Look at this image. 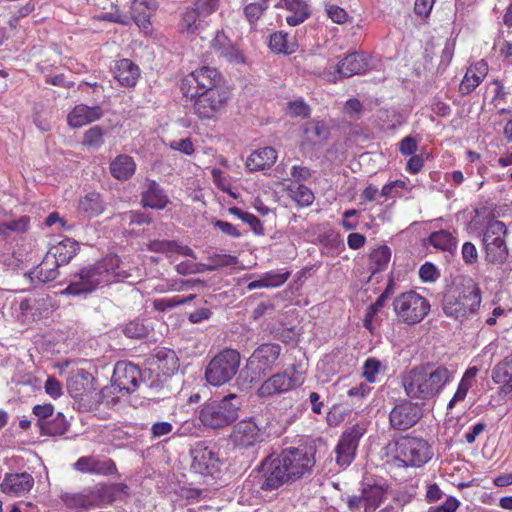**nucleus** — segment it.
Returning a JSON list of instances; mask_svg holds the SVG:
<instances>
[{
    "mask_svg": "<svg viewBox=\"0 0 512 512\" xmlns=\"http://www.w3.org/2000/svg\"><path fill=\"white\" fill-rule=\"evenodd\" d=\"M120 259L118 256L107 257L104 260L82 268L72 276L69 285L62 291V294L79 296L93 292L99 284L112 281L111 276H120L117 271Z\"/></svg>",
    "mask_w": 512,
    "mask_h": 512,
    "instance_id": "nucleus-1",
    "label": "nucleus"
},
{
    "mask_svg": "<svg viewBox=\"0 0 512 512\" xmlns=\"http://www.w3.org/2000/svg\"><path fill=\"white\" fill-rule=\"evenodd\" d=\"M447 381L448 371L444 367L433 371L417 367L403 377L402 385L410 398L425 400L436 395Z\"/></svg>",
    "mask_w": 512,
    "mask_h": 512,
    "instance_id": "nucleus-2",
    "label": "nucleus"
},
{
    "mask_svg": "<svg viewBox=\"0 0 512 512\" xmlns=\"http://www.w3.org/2000/svg\"><path fill=\"white\" fill-rule=\"evenodd\" d=\"M241 404L238 395L228 394L220 401L205 404L200 410L199 419L203 425L214 429L228 426L238 417Z\"/></svg>",
    "mask_w": 512,
    "mask_h": 512,
    "instance_id": "nucleus-3",
    "label": "nucleus"
},
{
    "mask_svg": "<svg viewBox=\"0 0 512 512\" xmlns=\"http://www.w3.org/2000/svg\"><path fill=\"white\" fill-rule=\"evenodd\" d=\"M453 302L450 301V317L462 323L473 316L481 303L480 290L471 278H462L461 283L453 291Z\"/></svg>",
    "mask_w": 512,
    "mask_h": 512,
    "instance_id": "nucleus-4",
    "label": "nucleus"
},
{
    "mask_svg": "<svg viewBox=\"0 0 512 512\" xmlns=\"http://www.w3.org/2000/svg\"><path fill=\"white\" fill-rule=\"evenodd\" d=\"M240 354L234 349H224L215 355L205 370V378L212 386L228 383L238 372Z\"/></svg>",
    "mask_w": 512,
    "mask_h": 512,
    "instance_id": "nucleus-5",
    "label": "nucleus"
},
{
    "mask_svg": "<svg viewBox=\"0 0 512 512\" xmlns=\"http://www.w3.org/2000/svg\"><path fill=\"white\" fill-rule=\"evenodd\" d=\"M433 456L429 443L419 437L405 436L395 443V459L406 467H422Z\"/></svg>",
    "mask_w": 512,
    "mask_h": 512,
    "instance_id": "nucleus-6",
    "label": "nucleus"
},
{
    "mask_svg": "<svg viewBox=\"0 0 512 512\" xmlns=\"http://www.w3.org/2000/svg\"><path fill=\"white\" fill-rule=\"evenodd\" d=\"M184 96L190 100L193 112L201 119L215 118L225 110L229 101V93L224 88Z\"/></svg>",
    "mask_w": 512,
    "mask_h": 512,
    "instance_id": "nucleus-7",
    "label": "nucleus"
},
{
    "mask_svg": "<svg viewBox=\"0 0 512 512\" xmlns=\"http://www.w3.org/2000/svg\"><path fill=\"white\" fill-rule=\"evenodd\" d=\"M393 309L399 321L413 325L425 318L430 310V304L417 292L407 291L394 299Z\"/></svg>",
    "mask_w": 512,
    "mask_h": 512,
    "instance_id": "nucleus-8",
    "label": "nucleus"
},
{
    "mask_svg": "<svg viewBox=\"0 0 512 512\" xmlns=\"http://www.w3.org/2000/svg\"><path fill=\"white\" fill-rule=\"evenodd\" d=\"M287 475L289 474L284 471L278 456H268L261 462L252 477L260 490L273 491L284 484L291 483Z\"/></svg>",
    "mask_w": 512,
    "mask_h": 512,
    "instance_id": "nucleus-9",
    "label": "nucleus"
},
{
    "mask_svg": "<svg viewBox=\"0 0 512 512\" xmlns=\"http://www.w3.org/2000/svg\"><path fill=\"white\" fill-rule=\"evenodd\" d=\"M506 226L503 222L494 220L488 223L483 234V246L486 260L493 264L503 263L508 257L505 243Z\"/></svg>",
    "mask_w": 512,
    "mask_h": 512,
    "instance_id": "nucleus-10",
    "label": "nucleus"
},
{
    "mask_svg": "<svg viewBox=\"0 0 512 512\" xmlns=\"http://www.w3.org/2000/svg\"><path fill=\"white\" fill-rule=\"evenodd\" d=\"M222 76L219 71L210 66H202L189 73L182 81L181 90L184 95L200 91L223 88Z\"/></svg>",
    "mask_w": 512,
    "mask_h": 512,
    "instance_id": "nucleus-11",
    "label": "nucleus"
},
{
    "mask_svg": "<svg viewBox=\"0 0 512 512\" xmlns=\"http://www.w3.org/2000/svg\"><path fill=\"white\" fill-rule=\"evenodd\" d=\"M301 385L300 378L294 370L277 372L266 378L256 390L260 399H268L288 393Z\"/></svg>",
    "mask_w": 512,
    "mask_h": 512,
    "instance_id": "nucleus-12",
    "label": "nucleus"
},
{
    "mask_svg": "<svg viewBox=\"0 0 512 512\" xmlns=\"http://www.w3.org/2000/svg\"><path fill=\"white\" fill-rule=\"evenodd\" d=\"M278 458L291 483L310 473L315 464L314 457L299 448H287Z\"/></svg>",
    "mask_w": 512,
    "mask_h": 512,
    "instance_id": "nucleus-13",
    "label": "nucleus"
},
{
    "mask_svg": "<svg viewBox=\"0 0 512 512\" xmlns=\"http://www.w3.org/2000/svg\"><path fill=\"white\" fill-rule=\"evenodd\" d=\"M365 432L366 425L364 423H356L341 435L335 448L336 462L340 467L344 468L352 463L359 440Z\"/></svg>",
    "mask_w": 512,
    "mask_h": 512,
    "instance_id": "nucleus-14",
    "label": "nucleus"
},
{
    "mask_svg": "<svg viewBox=\"0 0 512 512\" xmlns=\"http://www.w3.org/2000/svg\"><path fill=\"white\" fill-rule=\"evenodd\" d=\"M235 446L249 448L265 440V429L252 418L239 421L230 435Z\"/></svg>",
    "mask_w": 512,
    "mask_h": 512,
    "instance_id": "nucleus-15",
    "label": "nucleus"
},
{
    "mask_svg": "<svg viewBox=\"0 0 512 512\" xmlns=\"http://www.w3.org/2000/svg\"><path fill=\"white\" fill-rule=\"evenodd\" d=\"M422 417V408L408 400L396 404L389 414L392 428L400 431L413 427Z\"/></svg>",
    "mask_w": 512,
    "mask_h": 512,
    "instance_id": "nucleus-16",
    "label": "nucleus"
},
{
    "mask_svg": "<svg viewBox=\"0 0 512 512\" xmlns=\"http://www.w3.org/2000/svg\"><path fill=\"white\" fill-rule=\"evenodd\" d=\"M280 354L281 346L279 344H262L249 357L247 366L259 376L266 375L273 369Z\"/></svg>",
    "mask_w": 512,
    "mask_h": 512,
    "instance_id": "nucleus-17",
    "label": "nucleus"
},
{
    "mask_svg": "<svg viewBox=\"0 0 512 512\" xmlns=\"http://www.w3.org/2000/svg\"><path fill=\"white\" fill-rule=\"evenodd\" d=\"M34 486V478L27 472L7 473L0 484V490L9 496L26 495Z\"/></svg>",
    "mask_w": 512,
    "mask_h": 512,
    "instance_id": "nucleus-18",
    "label": "nucleus"
},
{
    "mask_svg": "<svg viewBox=\"0 0 512 512\" xmlns=\"http://www.w3.org/2000/svg\"><path fill=\"white\" fill-rule=\"evenodd\" d=\"M140 375V370L136 365L118 362L114 368L113 382L119 390L131 393L138 388Z\"/></svg>",
    "mask_w": 512,
    "mask_h": 512,
    "instance_id": "nucleus-19",
    "label": "nucleus"
},
{
    "mask_svg": "<svg viewBox=\"0 0 512 512\" xmlns=\"http://www.w3.org/2000/svg\"><path fill=\"white\" fill-rule=\"evenodd\" d=\"M31 260V251L25 245L0 252V263L5 269L13 272L23 270Z\"/></svg>",
    "mask_w": 512,
    "mask_h": 512,
    "instance_id": "nucleus-20",
    "label": "nucleus"
},
{
    "mask_svg": "<svg viewBox=\"0 0 512 512\" xmlns=\"http://www.w3.org/2000/svg\"><path fill=\"white\" fill-rule=\"evenodd\" d=\"M340 77H351L365 73L369 69V61L362 53H351L339 61L335 66Z\"/></svg>",
    "mask_w": 512,
    "mask_h": 512,
    "instance_id": "nucleus-21",
    "label": "nucleus"
},
{
    "mask_svg": "<svg viewBox=\"0 0 512 512\" xmlns=\"http://www.w3.org/2000/svg\"><path fill=\"white\" fill-rule=\"evenodd\" d=\"M103 116V110L100 106H87L79 104L68 114L67 121L70 127L80 128L99 120Z\"/></svg>",
    "mask_w": 512,
    "mask_h": 512,
    "instance_id": "nucleus-22",
    "label": "nucleus"
},
{
    "mask_svg": "<svg viewBox=\"0 0 512 512\" xmlns=\"http://www.w3.org/2000/svg\"><path fill=\"white\" fill-rule=\"evenodd\" d=\"M74 468L82 473L110 475L116 472V465L111 459L99 460L92 456L80 457Z\"/></svg>",
    "mask_w": 512,
    "mask_h": 512,
    "instance_id": "nucleus-23",
    "label": "nucleus"
},
{
    "mask_svg": "<svg viewBox=\"0 0 512 512\" xmlns=\"http://www.w3.org/2000/svg\"><path fill=\"white\" fill-rule=\"evenodd\" d=\"M157 9L155 0H134L131 4V18L137 26L147 32L150 29V18Z\"/></svg>",
    "mask_w": 512,
    "mask_h": 512,
    "instance_id": "nucleus-24",
    "label": "nucleus"
},
{
    "mask_svg": "<svg viewBox=\"0 0 512 512\" xmlns=\"http://www.w3.org/2000/svg\"><path fill=\"white\" fill-rule=\"evenodd\" d=\"M59 266L60 265L56 261L55 256L47 253L39 266L33 270L25 272L24 275L31 281H34V278H36L40 283H47L57 278L59 275Z\"/></svg>",
    "mask_w": 512,
    "mask_h": 512,
    "instance_id": "nucleus-25",
    "label": "nucleus"
},
{
    "mask_svg": "<svg viewBox=\"0 0 512 512\" xmlns=\"http://www.w3.org/2000/svg\"><path fill=\"white\" fill-rule=\"evenodd\" d=\"M192 468L201 474L210 473L215 468L218 458L212 449L198 444L192 451Z\"/></svg>",
    "mask_w": 512,
    "mask_h": 512,
    "instance_id": "nucleus-26",
    "label": "nucleus"
},
{
    "mask_svg": "<svg viewBox=\"0 0 512 512\" xmlns=\"http://www.w3.org/2000/svg\"><path fill=\"white\" fill-rule=\"evenodd\" d=\"M142 203L152 209H164L169 203L167 195L154 180H146L142 191Z\"/></svg>",
    "mask_w": 512,
    "mask_h": 512,
    "instance_id": "nucleus-27",
    "label": "nucleus"
},
{
    "mask_svg": "<svg viewBox=\"0 0 512 512\" xmlns=\"http://www.w3.org/2000/svg\"><path fill=\"white\" fill-rule=\"evenodd\" d=\"M205 28V21L197 10L193 8L186 9L179 21L178 30L185 37L198 36Z\"/></svg>",
    "mask_w": 512,
    "mask_h": 512,
    "instance_id": "nucleus-28",
    "label": "nucleus"
},
{
    "mask_svg": "<svg viewBox=\"0 0 512 512\" xmlns=\"http://www.w3.org/2000/svg\"><path fill=\"white\" fill-rule=\"evenodd\" d=\"M277 160V152L272 147H265L252 152L246 160V168L251 171L269 169Z\"/></svg>",
    "mask_w": 512,
    "mask_h": 512,
    "instance_id": "nucleus-29",
    "label": "nucleus"
},
{
    "mask_svg": "<svg viewBox=\"0 0 512 512\" xmlns=\"http://www.w3.org/2000/svg\"><path fill=\"white\" fill-rule=\"evenodd\" d=\"M488 74V65L486 62H484L483 60L481 61H478L474 64H472L461 84H460V91L462 94H468L470 92H472L476 87L479 86V84L483 81V79L487 76Z\"/></svg>",
    "mask_w": 512,
    "mask_h": 512,
    "instance_id": "nucleus-30",
    "label": "nucleus"
},
{
    "mask_svg": "<svg viewBox=\"0 0 512 512\" xmlns=\"http://www.w3.org/2000/svg\"><path fill=\"white\" fill-rule=\"evenodd\" d=\"M389 486L385 484H367L362 488L364 511L374 512L385 500Z\"/></svg>",
    "mask_w": 512,
    "mask_h": 512,
    "instance_id": "nucleus-31",
    "label": "nucleus"
},
{
    "mask_svg": "<svg viewBox=\"0 0 512 512\" xmlns=\"http://www.w3.org/2000/svg\"><path fill=\"white\" fill-rule=\"evenodd\" d=\"M289 277V271L271 270L260 275L258 279L248 283L247 289L252 291L259 288H277L282 286Z\"/></svg>",
    "mask_w": 512,
    "mask_h": 512,
    "instance_id": "nucleus-32",
    "label": "nucleus"
},
{
    "mask_svg": "<svg viewBox=\"0 0 512 512\" xmlns=\"http://www.w3.org/2000/svg\"><path fill=\"white\" fill-rule=\"evenodd\" d=\"M148 249L152 252L163 253L167 257H172L174 254L196 258L194 251L186 246L180 245L172 240H152L148 243Z\"/></svg>",
    "mask_w": 512,
    "mask_h": 512,
    "instance_id": "nucleus-33",
    "label": "nucleus"
},
{
    "mask_svg": "<svg viewBox=\"0 0 512 512\" xmlns=\"http://www.w3.org/2000/svg\"><path fill=\"white\" fill-rule=\"evenodd\" d=\"M114 74L123 86L133 87L140 76V69L130 59H121L116 63Z\"/></svg>",
    "mask_w": 512,
    "mask_h": 512,
    "instance_id": "nucleus-34",
    "label": "nucleus"
},
{
    "mask_svg": "<svg viewBox=\"0 0 512 512\" xmlns=\"http://www.w3.org/2000/svg\"><path fill=\"white\" fill-rule=\"evenodd\" d=\"M281 5L286 9V22L290 26H297L304 22L310 15L309 7L304 0H281Z\"/></svg>",
    "mask_w": 512,
    "mask_h": 512,
    "instance_id": "nucleus-35",
    "label": "nucleus"
},
{
    "mask_svg": "<svg viewBox=\"0 0 512 512\" xmlns=\"http://www.w3.org/2000/svg\"><path fill=\"white\" fill-rule=\"evenodd\" d=\"M78 210L87 217H95L105 210V202L96 191H91L80 197Z\"/></svg>",
    "mask_w": 512,
    "mask_h": 512,
    "instance_id": "nucleus-36",
    "label": "nucleus"
},
{
    "mask_svg": "<svg viewBox=\"0 0 512 512\" xmlns=\"http://www.w3.org/2000/svg\"><path fill=\"white\" fill-rule=\"evenodd\" d=\"M492 379L495 383L502 385L503 393L512 392V354L494 367Z\"/></svg>",
    "mask_w": 512,
    "mask_h": 512,
    "instance_id": "nucleus-37",
    "label": "nucleus"
},
{
    "mask_svg": "<svg viewBox=\"0 0 512 512\" xmlns=\"http://www.w3.org/2000/svg\"><path fill=\"white\" fill-rule=\"evenodd\" d=\"M110 173L117 180H128L136 170V163L129 155L121 154L110 163Z\"/></svg>",
    "mask_w": 512,
    "mask_h": 512,
    "instance_id": "nucleus-38",
    "label": "nucleus"
},
{
    "mask_svg": "<svg viewBox=\"0 0 512 512\" xmlns=\"http://www.w3.org/2000/svg\"><path fill=\"white\" fill-rule=\"evenodd\" d=\"M78 248L77 241L66 238L53 246L48 253L55 256L56 261L61 266L67 264L76 255Z\"/></svg>",
    "mask_w": 512,
    "mask_h": 512,
    "instance_id": "nucleus-39",
    "label": "nucleus"
},
{
    "mask_svg": "<svg viewBox=\"0 0 512 512\" xmlns=\"http://www.w3.org/2000/svg\"><path fill=\"white\" fill-rule=\"evenodd\" d=\"M304 140L309 144H320L328 138L329 130L321 121H309L303 128Z\"/></svg>",
    "mask_w": 512,
    "mask_h": 512,
    "instance_id": "nucleus-40",
    "label": "nucleus"
},
{
    "mask_svg": "<svg viewBox=\"0 0 512 512\" xmlns=\"http://www.w3.org/2000/svg\"><path fill=\"white\" fill-rule=\"evenodd\" d=\"M158 369L164 375H172L179 368V359L173 350L164 349L156 354Z\"/></svg>",
    "mask_w": 512,
    "mask_h": 512,
    "instance_id": "nucleus-41",
    "label": "nucleus"
},
{
    "mask_svg": "<svg viewBox=\"0 0 512 512\" xmlns=\"http://www.w3.org/2000/svg\"><path fill=\"white\" fill-rule=\"evenodd\" d=\"M391 259V250L388 246H379L370 253L369 270L372 274L386 269Z\"/></svg>",
    "mask_w": 512,
    "mask_h": 512,
    "instance_id": "nucleus-42",
    "label": "nucleus"
},
{
    "mask_svg": "<svg viewBox=\"0 0 512 512\" xmlns=\"http://www.w3.org/2000/svg\"><path fill=\"white\" fill-rule=\"evenodd\" d=\"M68 427L69 424L64 415L58 412L55 417L42 424L40 432L47 436H61L67 432Z\"/></svg>",
    "mask_w": 512,
    "mask_h": 512,
    "instance_id": "nucleus-43",
    "label": "nucleus"
},
{
    "mask_svg": "<svg viewBox=\"0 0 512 512\" xmlns=\"http://www.w3.org/2000/svg\"><path fill=\"white\" fill-rule=\"evenodd\" d=\"M477 373L478 369L476 367H470L465 371L458 385L457 391L455 392L452 399H450V409L452 408L454 403L465 399L468 390L472 387L475 381Z\"/></svg>",
    "mask_w": 512,
    "mask_h": 512,
    "instance_id": "nucleus-44",
    "label": "nucleus"
},
{
    "mask_svg": "<svg viewBox=\"0 0 512 512\" xmlns=\"http://www.w3.org/2000/svg\"><path fill=\"white\" fill-rule=\"evenodd\" d=\"M295 43L288 39V35L282 32L270 36L269 47L277 53L292 54L295 52Z\"/></svg>",
    "mask_w": 512,
    "mask_h": 512,
    "instance_id": "nucleus-45",
    "label": "nucleus"
},
{
    "mask_svg": "<svg viewBox=\"0 0 512 512\" xmlns=\"http://www.w3.org/2000/svg\"><path fill=\"white\" fill-rule=\"evenodd\" d=\"M63 503L71 509L88 508L94 504L90 495L84 493H62L60 496Z\"/></svg>",
    "mask_w": 512,
    "mask_h": 512,
    "instance_id": "nucleus-46",
    "label": "nucleus"
},
{
    "mask_svg": "<svg viewBox=\"0 0 512 512\" xmlns=\"http://www.w3.org/2000/svg\"><path fill=\"white\" fill-rule=\"evenodd\" d=\"M104 134L101 126H93L84 133L82 144L89 149L98 150L104 143Z\"/></svg>",
    "mask_w": 512,
    "mask_h": 512,
    "instance_id": "nucleus-47",
    "label": "nucleus"
},
{
    "mask_svg": "<svg viewBox=\"0 0 512 512\" xmlns=\"http://www.w3.org/2000/svg\"><path fill=\"white\" fill-rule=\"evenodd\" d=\"M195 298H196V295L191 294L187 297L177 295V296H173L171 298L155 299L153 301V306L157 311L164 312V311L173 309L176 306L191 302Z\"/></svg>",
    "mask_w": 512,
    "mask_h": 512,
    "instance_id": "nucleus-48",
    "label": "nucleus"
},
{
    "mask_svg": "<svg viewBox=\"0 0 512 512\" xmlns=\"http://www.w3.org/2000/svg\"><path fill=\"white\" fill-rule=\"evenodd\" d=\"M30 219L27 216H21L17 220L2 221L1 229L3 230V236H7L10 232L23 233L29 228Z\"/></svg>",
    "mask_w": 512,
    "mask_h": 512,
    "instance_id": "nucleus-49",
    "label": "nucleus"
},
{
    "mask_svg": "<svg viewBox=\"0 0 512 512\" xmlns=\"http://www.w3.org/2000/svg\"><path fill=\"white\" fill-rule=\"evenodd\" d=\"M286 114L291 117L306 118L310 114V108L302 99H297L287 103Z\"/></svg>",
    "mask_w": 512,
    "mask_h": 512,
    "instance_id": "nucleus-50",
    "label": "nucleus"
},
{
    "mask_svg": "<svg viewBox=\"0 0 512 512\" xmlns=\"http://www.w3.org/2000/svg\"><path fill=\"white\" fill-rule=\"evenodd\" d=\"M199 282L198 280H168L165 285L157 288L160 293L166 291H185L188 290Z\"/></svg>",
    "mask_w": 512,
    "mask_h": 512,
    "instance_id": "nucleus-51",
    "label": "nucleus"
},
{
    "mask_svg": "<svg viewBox=\"0 0 512 512\" xmlns=\"http://www.w3.org/2000/svg\"><path fill=\"white\" fill-rule=\"evenodd\" d=\"M292 198L301 206H309L314 200L313 192L304 185H298L295 190H291Z\"/></svg>",
    "mask_w": 512,
    "mask_h": 512,
    "instance_id": "nucleus-52",
    "label": "nucleus"
},
{
    "mask_svg": "<svg viewBox=\"0 0 512 512\" xmlns=\"http://www.w3.org/2000/svg\"><path fill=\"white\" fill-rule=\"evenodd\" d=\"M32 412L37 417V425L40 428L53 416L54 406L50 403L35 405Z\"/></svg>",
    "mask_w": 512,
    "mask_h": 512,
    "instance_id": "nucleus-53",
    "label": "nucleus"
},
{
    "mask_svg": "<svg viewBox=\"0 0 512 512\" xmlns=\"http://www.w3.org/2000/svg\"><path fill=\"white\" fill-rule=\"evenodd\" d=\"M248 4L245 7V15L250 23L257 21L263 12L266 10V4L260 3L258 1H247Z\"/></svg>",
    "mask_w": 512,
    "mask_h": 512,
    "instance_id": "nucleus-54",
    "label": "nucleus"
},
{
    "mask_svg": "<svg viewBox=\"0 0 512 512\" xmlns=\"http://www.w3.org/2000/svg\"><path fill=\"white\" fill-rule=\"evenodd\" d=\"M381 367L380 361L375 358H368L363 366V377L369 383L376 381V375L379 373Z\"/></svg>",
    "mask_w": 512,
    "mask_h": 512,
    "instance_id": "nucleus-55",
    "label": "nucleus"
},
{
    "mask_svg": "<svg viewBox=\"0 0 512 512\" xmlns=\"http://www.w3.org/2000/svg\"><path fill=\"white\" fill-rule=\"evenodd\" d=\"M213 265L208 266L207 270L213 271L217 267H225V266H233L237 264L238 259L236 256L229 255V254H215L211 258Z\"/></svg>",
    "mask_w": 512,
    "mask_h": 512,
    "instance_id": "nucleus-56",
    "label": "nucleus"
},
{
    "mask_svg": "<svg viewBox=\"0 0 512 512\" xmlns=\"http://www.w3.org/2000/svg\"><path fill=\"white\" fill-rule=\"evenodd\" d=\"M219 0H197L194 10H197L202 18L210 15L218 8Z\"/></svg>",
    "mask_w": 512,
    "mask_h": 512,
    "instance_id": "nucleus-57",
    "label": "nucleus"
},
{
    "mask_svg": "<svg viewBox=\"0 0 512 512\" xmlns=\"http://www.w3.org/2000/svg\"><path fill=\"white\" fill-rule=\"evenodd\" d=\"M419 276L424 282H433L440 276V273L435 265L426 262L419 269Z\"/></svg>",
    "mask_w": 512,
    "mask_h": 512,
    "instance_id": "nucleus-58",
    "label": "nucleus"
},
{
    "mask_svg": "<svg viewBox=\"0 0 512 512\" xmlns=\"http://www.w3.org/2000/svg\"><path fill=\"white\" fill-rule=\"evenodd\" d=\"M124 333L130 338H141L147 334V328L141 322L132 321L125 326Z\"/></svg>",
    "mask_w": 512,
    "mask_h": 512,
    "instance_id": "nucleus-59",
    "label": "nucleus"
},
{
    "mask_svg": "<svg viewBox=\"0 0 512 512\" xmlns=\"http://www.w3.org/2000/svg\"><path fill=\"white\" fill-rule=\"evenodd\" d=\"M219 56L229 62L241 63L244 61L242 54L230 42L219 52Z\"/></svg>",
    "mask_w": 512,
    "mask_h": 512,
    "instance_id": "nucleus-60",
    "label": "nucleus"
},
{
    "mask_svg": "<svg viewBox=\"0 0 512 512\" xmlns=\"http://www.w3.org/2000/svg\"><path fill=\"white\" fill-rule=\"evenodd\" d=\"M461 254L466 264H474L478 261V251L471 242H465L462 245Z\"/></svg>",
    "mask_w": 512,
    "mask_h": 512,
    "instance_id": "nucleus-61",
    "label": "nucleus"
},
{
    "mask_svg": "<svg viewBox=\"0 0 512 512\" xmlns=\"http://www.w3.org/2000/svg\"><path fill=\"white\" fill-rule=\"evenodd\" d=\"M430 243L437 249L445 251L448 248V233L437 231L430 235Z\"/></svg>",
    "mask_w": 512,
    "mask_h": 512,
    "instance_id": "nucleus-62",
    "label": "nucleus"
},
{
    "mask_svg": "<svg viewBox=\"0 0 512 512\" xmlns=\"http://www.w3.org/2000/svg\"><path fill=\"white\" fill-rule=\"evenodd\" d=\"M327 14L329 18L337 24L345 23L348 18V14L346 13V11L343 8L336 5L329 6L327 8Z\"/></svg>",
    "mask_w": 512,
    "mask_h": 512,
    "instance_id": "nucleus-63",
    "label": "nucleus"
},
{
    "mask_svg": "<svg viewBox=\"0 0 512 512\" xmlns=\"http://www.w3.org/2000/svg\"><path fill=\"white\" fill-rule=\"evenodd\" d=\"M214 226L217 227L222 233L232 238H239L241 236V232L238 230V228L229 222L216 220L214 221Z\"/></svg>",
    "mask_w": 512,
    "mask_h": 512,
    "instance_id": "nucleus-64",
    "label": "nucleus"
}]
</instances>
